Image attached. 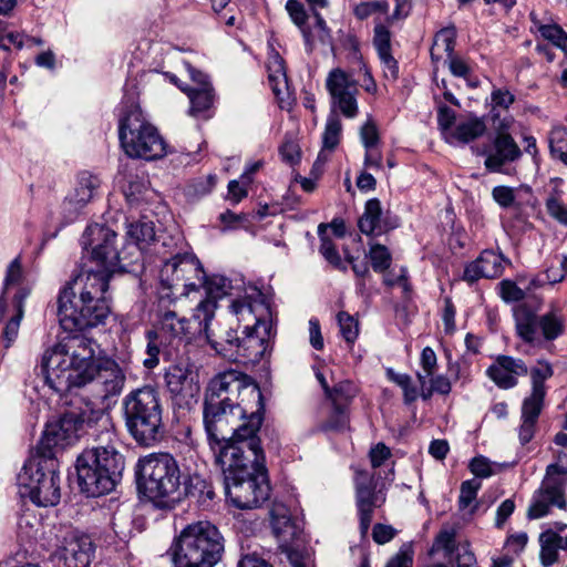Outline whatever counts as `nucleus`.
Listing matches in <instances>:
<instances>
[{"label": "nucleus", "instance_id": "f257e3e1", "mask_svg": "<svg viewBox=\"0 0 567 567\" xmlns=\"http://www.w3.org/2000/svg\"><path fill=\"white\" fill-rule=\"evenodd\" d=\"M59 342L42 357L47 384L70 404L105 401L121 394L125 374L111 359L95 357V343L87 337L96 321H59Z\"/></svg>", "mask_w": 567, "mask_h": 567}, {"label": "nucleus", "instance_id": "f03ea898", "mask_svg": "<svg viewBox=\"0 0 567 567\" xmlns=\"http://www.w3.org/2000/svg\"><path fill=\"white\" fill-rule=\"evenodd\" d=\"M228 499L239 509L260 507L270 496L265 453L260 444L243 443L218 454Z\"/></svg>", "mask_w": 567, "mask_h": 567}, {"label": "nucleus", "instance_id": "7ed1b4c3", "mask_svg": "<svg viewBox=\"0 0 567 567\" xmlns=\"http://www.w3.org/2000/svg\"><path fill=\"white\" fill-rule=\"evenodd\" d=\"M118 269L84 262L59 292V319H107L113 311L111 299L105 293L111 277Z\"/></svg>", "mask_w": 567, "mask_h": 567}, {"label": "nucleus", "instance_id": "20e7f679", "mask_svg": "<svg viewBox=\"0 0 567 567\" xmlns=\"http://www.w3.org/2000/svg\"><path fill=\"white\" fill-rule=\"evenodd\" d=\"M102 432L95 444L85 449L76 458V473L80 488L91 497L112 492L122 477L124 456L117 451L116 435L110 420L101 423Z\"/></svg>", "mask_w": 567, "mask_h": 567}, {"label": "nucleus", "instance_id": "39448f33", "mask_svg": "<svg viewBox=\"0 0 567 567\" xmlns=\"http://www.w3.org/2000/svg\"><path fill=\"white\" fill-rule=\"evenodd\" d=\"M203 420L215 461L218 454L229 446H241L243 443H252V441L260 444L257 432L264 421V410L245 404H204Z\"/></svg>", "mask_w": 567, "mask_h": 567}, {"label": "nucleus", "instance_id": "423d86ee", "mask_svg": "<svg viewBox=\"0 0 567 567\" xmlns=\"http://www.w3.org/2000/svg\"><path fill=\"white\" fill-rule=\"evenodd\" d=\"M135 475L138 492L157 507H169L183 494L182 472L169 453H153L138 460Z\"/></svg>", "mask_w": 567, "mask_h": 567}, {"label": "nucleus", "instance_id": "0eeeda50", "mask_svg": "<svg viewBox=\"0 0 567 567\" xmlns=\"http://www.w3.org/2000/svg\"><path fill=\"white\" fill-rule=\"evenodd\" d=\"M225 540L209 522L187 525L168 553L174 567H214L223 557Z\"/></svg>", "mask_w": 567, "mask_h": 567}, {"label": "nucleus", "instance_id": "6e6552de", "mask_svg": "<svg viewBox=\"0 0 567 567\" xmlns=\"http://www.w3.org/2000/svg\"><path fill=\"white\" fill-rule=\"evenodd\" d=\"M125 425L143 446H153L164 436L163 408L158 392L151 385L131 391L123 399Z\"/></svg>", "mask_w": 567, "mask_h": 567}, {"label": "nucleus", "instance_id": "1a4fd4ad", "mask_svg": "<svg viewBox=\"0 0 567 567\" xmlns=\"http://www.w3.org/2000/svg\"><path fill=\"white\" fill-rule=\"evenodd\" d=\"M118 138L125 154L132 158L153 161L166 154V143L157 128L148 123L138 106H131L118 124Z\"/></svg>", "mask_w": 567, "mask_h": 567}, {"label": "nucleus", "instance_id": "9d476101", "mask_svg": "<svg viewBox=\"0 0 567 567\" xmlns=\"http://www.w3.org/2000/svg\"><path fill=\"white\" fill-rule=\"evenodd\" d=\"M78 404V402L75 403ZM74 410L65 412L59 420L49 422L37 446L40 458L53 460L54 449L64 447L78 437L80 429L86 424L91 426L103 423L107 416L101 408H94L92 401L82 405H73Z\"/></svg>", "mask_w": 567, "mask_h": 567}, {"label": "nucleus", "instance_id": "9b49d317", "mask_svg": "<svg viewBox=\"0 0 567 567\" xmlns=\"http://www.w3.org/2000/svg\"><path fill=\"white\" fill-rule=\"evenodd\" d=\"M204 404H245L264 410V398L259 386L236 370H228L214 377L205 391Z\"/></svg>", "mask_w": 567, "mask_h": 567}, {"label": "nucleus", "instance_id": "f8f14e48", "mask_svg": "<svg viewBox=\"0 0 567 567\" xmlns=\"http://www.w3.org/2000/svg\"><path fill=\"white\" fill-rule=\"evenodd\" d=\"M42 460L43 463L33 458L23 465L17 477L19 494L37 506H54L61 497L60 475L53 460Z\"/></svg>", "mask_w": 567, "mask_h": 567}, {"label": "nucleus", "instance_id": "ddd939ff", "mask_svg": "<svg viewBox=\"0 0 567 567\" xmlns=\"http://www.w3.org/2000/svg\"><path fill=\"white\" fill-rule=\"evenodd\" d=\"M204 278V268L193 254H177L167 259L159 270L162 287L161 300L169 299L173 295L188 296L197 291L199 281Z\"/></svg>", "mask_w": 567, "mask_h": 567}, {"label": "nucleus", "instance_id": "4468645a", "mask_svg": "<svg viewBox=\"0 0 567 567\" xmlns=\"http://www.w3.org/2000/svg\"><path fill=\"white\" fill-rule=\"evenodd\" d=\"M567 484V449L559 452L557 462L546 467L540 487L535 492L527 516L538 519L549 513L551 506L566 508L565 487Z\"/></svg>", "mask_w": 567, "mask_h": 567}, {"label": "nucleus", "instance_id": "2eb2a0df", "mask_svg": "<svg viewBox=\"0 0 567 567\" xmlns=\"http://www.w3.org/2000/svg\"><path fill=\"white\" fill-rule=\"evenodd\" d=\"M271 532L278 542V548L291 567H305L302 548L303 527L290 509L282 503L274 502L269 512Z\"/></svg>", "mask_w": 567, "mask_h": 567}, {"label": "nucleus", "instance_id": "dca6fc26", "mask_svg": "<svg viewBox=\"0 0 567 567\" xmlns=\"http://www.w3.org/2000/svg\"><path fill=\"white\" fill-rule=\"evenodd\" d=\"M117 234L105 225H89L82 235L83 249L90 251L87 261L95 265L121 266V255L116 246Z\"/></svg>", "mask_w": 567, "mask_h": 567}, {"label": "nucleus", "instance_id": "f3484780", "mask_svg": "<svg viewBox=\"0 0 567 567\" xmlns=\"http://www.w3.org/2000/svg\"><path fill=\"white\" fill-rule=\"evenodd\" d=\"M23 270L19 257L14 258L7 268L2 292L0 295V317L4 319H22L24 301L31 293V288L22 286Z\"/></svg>", "mask_w": 567, "mask_h": 567}, {"label": "nucleus", "instance_id": "a211bd4d", "mask_svg": "<svg viewBox=\"0 0 567 567\" xmlns=\"http://www.w3.org/2000/svg\"><path fill=\"white\" fill-rule=\"evenodd\" d=\"M326 87L332 105L337 106L344 117L353 118L358 115V82L350 74L340 68L332 69L327 76Z\"/></svg>", "mask_w": 567, "mask_h": 567}, {"label": "nucleus", "instance_id": "6ab92c4d", "mask_svg": "<svg viewBox=\"0 0 567 567\" xmlns=\"http://www.w3.org/2000/svg\"><path fill=\"white\" fill-rule=\"evenodd\" d=\"M355 504L360 518V530L365 535L370 528L373 512L384 502L381 492H377L374 475L367 471H358L354 476Z\"/></svg>", "mask_w": 567, "mask_h": 567}, {"label": "nucleus", "instance_id": "aec40b11", "mask_svg": "<svg viewBox=\"0 0 567 567\" xmlns=\"http://www.w3.org/2000/svg\"><path fill=\"white\" fill-rule=\"evenodd\" d=\"M275 334V321H255L241 329L238 357L247 361H259L268 350Z\"/></svg>", "mask_w": 567, "mask_h": 567}, {"label": "nucleus", "instance_id": "412c9836", "mask_svg": "<svg viewBox=\"0 0 567 567\" xmlns=\"http://www.w3.org/2000/svg\"><path fill=\"white\" fill-rule=\"evenodd\" d=\"M227 307L231 316H252L258 320L272 319L278 315L271 297L257 287H249L243 297L227 300Z\"/></svg>", "mask_w": 567, "mask_h": 567}, {"label": "nucleus", "instance_id": "4be33fe9", "mask_svg": "<svg viewBox=\"0 0 567 567\" xmlns=\"http://www.w3.org/2000/svg\"><path fill=\"white\" fill-rule=\"evenodd\" d=\"M512 121V118L509 121L505 118L497 127L492 150L484 162L486 169L489 172L501 173L505 165L516 162L522 156V151L515 140L509 133L505 132Z\"/></svg>", "mask_w": 567, "mask_h": 567}, {"label": "nucleus", "instance_id": "5701e85b", "mask_svg": "<svg viewBox=\"0 0 567 567\" xmlns=\"http://www.w3.org/2000/svg\"><path fill=\"white\" fill-rule=\"evenodd\" d=\"M94 551V544L89 536L68 532L54 556L64 567H89Z\"/></svg>", "mask_w": 567, "mask_h": 567}, {"label": "nucleus", "instance_id": "b1692460", "mask_svg": "<svg viewBox=\"0 0 567 567\" xmlns=\"http://www.w3.org/2000/svg\"><path fill=\"white\" fill-rule=\"evenodd\" d=\"M204 330L210 346L226 355L234 352L238 355L241 341V327L239 321H204Z\"/></svg>", "mask_w": 567, "mask_h": 567}, {"label": "nucleus", "instance_id": "393cba45", "mask_svg": "<svg viewBox=\"0 0 567 567\" xmlns=\"http://www.w3.org/2000/svg\"><path fill=\"white\" fill-rule=\"evenodd\" d=\"M509 264V259L505 258L503 254L485 249L475 260L465 266L463 280L474 284L481 278H498L503 275L505 266Z\"/></svg>", "mask_w": 567, "mask_h": 567}, {"label": "nucleus", "instance_id": "a878e982", "mask_svg": "<svg viewBox=\"0 0 567 567\" xmlns=\"http://www.w3.org/2000/svg\"><path fill=\"white\" fill-rule=\"evenodd\" d=\"M399 226V219L383 212L378 198L367 200L364 212L358 220L360 231L367 236H380Z\"/></svg>", "mask_w": 567, "mask_h": 567}, {"label": "nucleus", "instance_id": "bb28decb", "mask_svg": "<svg viewBox=\"0 0 567 567\" xmlns=\"http://www.w3.org/2000/svg\"><path fill=\"white\" fill-rule=\"evenodd\" d=\"M198 285L205 288L206 298L197 305L195 317L203 316V319H213L215 310L219 307V301L228 295L231 282L220 275L206 276L204 274V278H200Z\"/></svg>", "mask_w": 567, "mask_h": 567}, {"label": "nucleus", "instance_id": "cd10ccee", "mask_svg": "<svg viewBox=\"0 0 567 567\" xmlns=\"http://www.w3.org/2000/svg\"><path fill=\"white\" fill-rule=\"evenodd\" d=\"M528 369L520 359L499 355L495 363L487 369V375L503 389L516 385L517 377L527 374Z\"/></svg>", "mask_w": 567, "mask_h": 567}, {"label": "nucleus", "instance_id": "c85d7f7f", "mask_svg": "<svg viewBox=\"0 0 567 567\" xmlns=\"http://www.w3.org/2000/svg\"><path fill=\"white\" fill-rule=\"evenodd\" d=\"M100 184V178L89 172L79 174L74 190L63 202V209L70 215H78L94 197Z\"/></svg>", "mask_w": 567, "mask_h": 567}, {"label": "nucleus", "instance_id": "c756f323", "mask_svg": "<svg viewBox=\"0 0 567 567\" xmlns=\"http://www.w3.org/2000/svg\"><path fill=\"white\" fill-rule=\"evenodd\" d=\"M166 388L172 396L181 404L188 403L198 394V384L193 375L182 367H171L165 373Z\"/></svg>", "mask_w": 567, "mask_h": 567}, {"label": "nucleus", "instance_id": "7c9ffc66", "mask_svg": "<svg viewBox=\"0 0 567 567\" xmlns=\"http://www.w3.org/2000/svg\"><path fill=\"white\" fill-rule=\"evenodd\" d=\"M198 74L202 76L199 87H190L186 93L190 102L189 113L193 116H199L207 112L212 107L215 97L214 89L207 76L202 72H198Z\"/></svg>", "mask_w": 567, "mask_h": 567}, {"label": "nucleus", "instance_id": "2f4dec72", "mask_svg": "<svg viewBox=\"0 0 567 567\" xmlns=\"http://www.w3.org/2000/svg\"><path fill=\"white\" fill-rule=\"evenodd\" d=\"M268 82L269 85L279 102H284L286 95H288V82L285 69V61L279 55V53H275L271 55L268 62Z\"/></svg>", "mask_w": 567, "mask_h": 567}, {"label": "nucleus", "instance_id": "473e14b6", "mask_svg": "<svg viewBox=\"0 0 567 567\" xmlns=\"http://www.w3.org/2000/svg\"><path fill=\"white\" fill-rule=\"evenodd\" d=\"M470 549L468 544L457 545L456 544V532L452 527L443 528L436 535L430 554L443 551L444 557L454 561L458 550Z\"/></svg>", "mask_w": 567, "mask_h": 567}, {"label": "nucleus", "instance_id": "72a5a7b5", "mask_svg": "<svg viewBox=\"0 0 567 567\" xmlns=\"http://www.w3.org/2000/svg\"><path fill=\"white\" fill-rule=\"evenodd\" d=\"M172 331L173 327L171 326L169 330L167 327H163L157 330H151L147 332V358L143 361L145 368L153 369L158 364L159 346L169 341L171 337L173 336Z\"/></svg>", "mask_w": 567, "mask_h": 567}, {"label": "nucleus", "instance_id": "f704fd0d", "mask_svg": "<svg viewBox=\"0 0 567 567\" xmlns=\"http://www.w3.org/2000/svg\"><path fill=\"white\" fill-rule=\"evenodd\" d=\"M486 131L483 120L473 117L466 122L458 123L452 132V137L461 143H470L482 135Z\"/></svg>", "mask_w": 567, "mask_h": 567}, {"label": "nucleus", "instance_id": "c9c22d12", "mask_svg": "<svg viewBox=\"0 0 567 567\" xmlns=\"http://www.w3.org/2000/svg\"><path fill=\"white\" fill-rule=\"evenodd\" d=\"M456 43V29L454 25H450L441 29L434 37V42L431 48V58L432 60H440L441 55L436 54V50L442 49L446 56L450 58L454 55Z\"/></svg>", "mask_w": 567, "mask_h": 567}, {"label": "nucleus", "instance_id": "e433bc0d", "mask_svg": "<svg viewBox=\"0 0 567 567\" xmlns=\"http://www.w3.org/2000/svg\"><path fill=\"white\" fill-rule=\"evenodd\" d=\"M327 229L328 224L322 223L318 226V235L320 238L319 251L331 266L337 269L346 270V266L343 265L333 241L327 236Z\"/></svg>", "mask_w": 567, "mask_h": 567}, {"label": "nucleus", "instance_id": "4c0bfd02", "mask_svg": "<svg viewBox=\"0 0 567 567\" xmlns=\"http://www.w3.org/2000/svg\"><path fill=\"white\" fill-rule=\"evenodd\" d=\"M342 124L339 116L331 112L327 117L324 132L322 135L323 150L334 151L340 142Z\"/></svg>", "mask_w": 567, "mask_h": 567}, {"label": "nucleus", "instance_id": "58836bf2", "mask_svg": "<svg viewBox=\"0 0 567 567\" xmlns=\"http://www.w3.org/2000/svg\"><path fill=\"white\" fill-rule=\"evenodd\" d=\"M553 537V529H547L539 535L540 563L544 567H550L558 560V547Z\"/></svg>", "mask_w": 567, "mask_h": 567}, {"label": "nucleus", "instance_id": "ea45409f", "mask_svg": "<svg viewBox=\"0 0 567 567\" xmlns=\"http://www.w3.org/2000/svg\"><path fill=\"white\" fill-rule=\"evenodd\" d=\"M357 394V388L350 381H341L337 383L328 394V399L332 405H348Z\"/></svg>", "mask_w": 567, "mask_h": 567}, {"label": "nucleus", "instance_id": "a19ab883", "mask_svg": "<svg viewBox=\"0 0 567 567\" xmlns=\"http://www.w3.org/2000/svg\"><path fill=\"white\" fill-rule=\"evenodd\" d=\"M127 235L140 247L148 245L155 238L154 225L152 221H137L131 224Z\"/></svg>", "mask_w": 567, "mask_h": 567}, {"label": "nucleus", "instance_id": "79ce46f5", "mask_svg": "<svg viewBox=\"0 0 567 567\" xmlns=\"http://www.w3.org/2000/svg\"><path fill=\"white\" fill-rule=\"evenodd\" d=\"M545 394L546 392H542L539 390L532 391L530 395L523 402L522 419L537 422L544 405Z\"/></svg>", "mask_w": 567, "mask_h": 567}, {"label": "nucleus", "instance_id": "37998d69", "mask_svg": "<svg viewBox=\"0 0 567 567\" xmlns=\"http://www.w3.org/2000/svg\"><path fill=\"white\" fill-rule=\"evenodd\" d=\"M349 414L346 405H333L327 421L321 425L323 431H343L348 427Z\"/></svg>", "mask_w": 567, "mask_h": 567}, {"label": "nucleus", "instance_id": "c03bdc74", "mask_svg": "<svg viewBox=\"0 0 567 567\" xmlns=\"http://www.w3.org/2000/svg\"><path fill=\"white\" fill-rule=\"evenodd\" d=\"M389 11V3L385 0L367 1L357 4L353 9V14L359 20H365L371 16L386 14Z\"/></svg>", "mask_w": 567, "mask_h": 567}, {"label": "nucleus", "instance_id": "a18cd8bd", "mask_svg": "<svg viewBox=\"0 0 567 567\" xmlns=\"http://www.w3.org/2000/svg\"><path fill=\"white\" fill-rule=\"evenodd\" d=\"M369 257L374 271L383 272L391 265V254L389 249L381 244H373L370 246Z\"/></svg>", "mask_w": 567, "mask_h": 567}, {"label": "nucleus", "instance_id": "49530a36", "mask_svg": "<svg viewBox=\"0 0 567 567\" xmlns=\"http://www.w3.org/2000/svg\"><path fill=\"white\" fill-rule=\"evenodd\" d=\"M542 37L567 53V33L557 24H543L538 29Z\"/></svg>", "mask_w": 567, "mask_h": 567}, {"label": "nucleus", "instance_id": "de8ad7c7", "mask_svg": "<svg viewBox=\"0 0 567 567\" xmlns=\"http://www.w3.org/2000/svg\"><path fill=\"white\" fill-rule=\"evenodd\" d=\"M391 381L396 383L402 390L404 395V402L410 404L414 402L417 398V390L412 383V379L409 374L405 373H394L389 370L388 372Z\"/></svg>", "mask_w": 567, "mask_h": 567}, {"label": "nucleus", "instance_id": "09e8293b", "mask_svg": "<svg viewBox=\"0 0 567 567\" xmlns=\"http://www.w3.org/2000/svg\"><path fill=\"white\" fill-rule=\"evenodd\" d=\"M553 373V368L548 362L538 361L537 365L530 370L532 391L546 392L544 383Z\"/></svg>", "mask_w": 567, "mask_h": 567}, {"label": "nucleus", "instance_id": "8fccbe9b", "mask_svg": "<svg viewBox=\"0 0 567 567\" xmlns=\"http://www.w3.org/2000/svg\"><path fill=\"white\" fill-rule=\"evenodd\" d=\"M481 486V482L476 480H468L462 483L458 496L460 509L467 508L475 501Z\"/></svg>", "mask_w": 567, "mask_h": 567}, {"label": "nucleus", "instance_id": "3c124183", "mask_svg": "<svg viewBox=\"0 0 567 567\" xmlns=\"http://www.w3.org/2000/svg\"><path fill=\"white\" fill-rule=\"evenodd\" d=\"M373 44L380 55L391 53V32L383 23L374 27Z\"/></svg>", "mask_w": 567, "mask_h": 567}, {"label": "nucleus", "instance_id": "603ef678", "mask_svg": "<svg viewBox=\"0 0 567 567\" xmlns=\"http://www.w3.org/2000/svg\"><path fill=\"white\" fill-rule=\"evenodd\" d=\"M146 190V183L144 178L138 176L131 177L123 186V193L130 204L137 203Z\"/></svg>", "mask_w": 567, "mask_h": 567}, {"label": "nucleus", "instance_id": "864d4df0", "mask_svg": "<svg viewBox=\"0 0 567 567\" xmlns=\"http://www.w3.org/2000/svg\"><path fill=\"white\" fill-rule=\"evenodd\" d=\"M499 287V295L503 300L506 302H516L524 300L525 292L523 289H520L515 281L505 279L502 280L498 285Z\"/></svg>", "mask_w": 567, "mask_h": 567}, {"label": "nucleus", "instance_id": "5fc2aeb1", "mask_svg": "<svg viewBox=\"0 0 567 567\" xmlns=\"http://www.w3.org/2000/svg\"><path fill=\"white\" fill-rule=\"evenodd\" d=\"M549 150L553 156L567 165V134L565 132L554 133L549 141Z\"/></svg>", "mask_w": 567, "mask_h": 567}, {"label": "nucleus", "instance_id": "6e6d98bb", "mask_svg": "<svg viewBox=\"0 0 567 567\" xmlns=\"http://www.w3.org/2000/svg\"><path fill=\"white\" fill-rule=\"evenodd\" d=\"M436 363H437V358H436L434 350L430 347H425L421 353V364L425 372V375H422L421 373L417 374V378H419L421 384L425 383L426 377H432L434 374L435 369H436Z\"/></svg>", "mask_w": 567, "mask_h": 567}, {"label": "nucleus", "instance_id": "4d7b16f0", "mask_svg": "<svg viewBox=\"0 0 567 567\" xmlns=\"http://www.w3.org/2000/svg\"><path fill=\"white\" fill-rule=\"evenodd\" d=\"M286 10L292 22L302 30L308 21V14L305 6L298 0H288L286 3Z\"/></svg>", "mask_w": 567, "mask_h": 567}, {"label": "nucleus", "instance_id": "13d9d810", "mask_svg": "<svg viewBox=\"0 0 567 567\" xmlns=\"http://www.w3.org/2000/svg\"><path fill=\"white\" fill-rule=\"evenodd\" d=\"M360 138L367 151L372 150L380 141L379 131L372 121H368L360 130Z\"/></svg>", "mask_w": 567, "mask_h": 567}, {"label": "nucleus", "instance_id": "bf43d9fd", "mask_svg": "<svg viewBox=\"0 0 567 567\" xmlns=\"http://www.w3.org/2000/svg\"><path fill=\"white\" fill-rule=\"evenodd\" d=\"M546 209L549 216L555 218L560 224L567 226V207L559 198L555 196L548 197L546 200Z\"/></svg>", "mask_w": 567, "mask_h": 567}, {"label": "nucleus", "instance_id": "052dcab7", "mask_svg": "<svg viewBox=\"0 0 567 567\" xmlns=\"http://www.w3.org/2000/svg\"><path fill=\"white\" fill-rule=\"evenodd\" d=\"M492 197L503 208L511 207L516 198L514 188L503 185L492 189Z\"/></svg>", "mask_w": 567, "mask_h": 567}, {"label": "nucleus", "instance_id": "680f3d73", "mask_svg": "<svg viewBox=\"0 0 567 567\" xmlns=\"http://www.w3.org/2000/svg\"><path fill=\"white\" fill-rule=\"evenodd\" d=\"M447 64L451 73L456 78L467 79L472 73L468 63L456 54L447 58Z\"/></svg>", "mask_w": 567, "mask_h": 567}, {"label": "nucleus", "instance_id": "e2e57ef3", "mask_svg": "<svg viewBox=\"0 0 567 567\" xmlns=\"http://www.w3.org/2000/svg\"><path fill=\"white\" fill-rule=\"evenodd\" d=\"M471 472L481 478H486L493 475V470L488 458L484 456H476L470 463Z\"/></svg>", "mask_w": 567, "mask_h": 567}, {"label": "nucleus", "instance_id": "0e129e2a", "mask_svg": "<svg viewBox=\"0 0 567 567\" xmlns=\"http://www.w3.org/2000/svg\"><path fill=\"white\" fill-rule=\"evenodd\" d=\"M528 321H517V330L520 337L528 341L534 342L542 336L540 323H527Z\"/></svg>", "mask_w": 567, "mask_h": 567}, {"label": "nucleus", "instance_id": "69168bd1", "mask_svg": "<svg viewBox=\"0 0 567 567\" xmlns=\"http://www.w3.org/2000/svg\"><path fill=\"white\" fill-rule=\"evenodd\" d=\"M491 101L493 107L508 109L515 102V96L506 89H495L492 91Z\"/></svg>", "mask_w": 567, "mask_h": 567}, {"label": "nucleus", "instance_id": "338daca9", "mask_svg": "<svg viewBox=\"0 0 567 567\" xmlns=\"http://www.w3.org/2000/svg\"><path fill=\"white\" fill-rule=\"evenodd\" d=\"M527 542L528 537L526 533L511 535L506 540L505 548L512 555L518 556L524 550Z\"/></svg>", "mask_w": 567, "mask_h": 567}, {"label": "nucleus", "instance_id": "774afa93", "mask_svg": "<svg viewBox=\"0 0 567 567\" xmlns=\"http://www.w3.org/2000/svg\"><path fill=\"white\" fill-rule=\"evenodd\" d=\"M455 118H456V114L451 107H449L446 105H441L439 107L437 124H439V127L443 132L449 131L453 126Z\"/></svg>", "mask_w": 567, "mask_h": 567}]
</instances>
